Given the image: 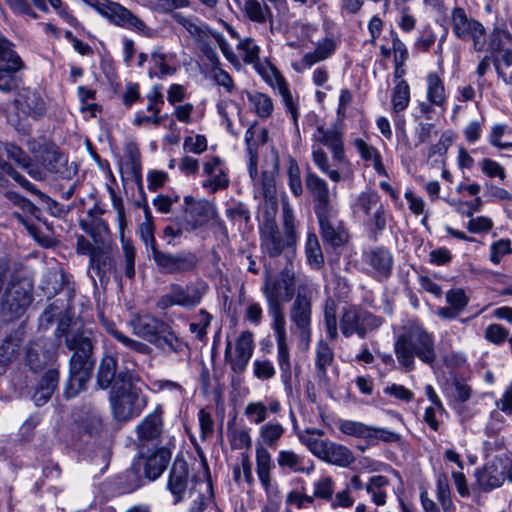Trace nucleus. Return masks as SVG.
Masks as SVG:
<instances>
[{
	"label": "nucleus",
	"instance_id": "64",
	"mask_svg": "<svg viewBox=\"0 0 512 512\" xmlns=\"http://www.w3.org/2000/svg\"><path fill=\"white\" fill-rule=\"evenodd\" d=\"M334 492V481L331 477L325 476L314 483L313 499L320 498L326 501L332 500Z\"/></svg>",
	"mask_w": 512,
	"mask_h": 512
},
{
	"label": "nucleus",
	"instance_id": "43",
	"mask_svg": "<svg viewBox=\"0 0 512 512\" xmlns=\"http://www.w3.org/2000/svg\"><path fill=\"white\" fill-rule=\"evenodd\" d=\"M305 253L311 267L315 269H320L322 267L324 264V256L318 238L313 232H309L307 235Z\"/></svg>",
	"mask_w": 512,
	"mask_h": 512
},
{
	"label": "nucleus",
	"instance_id": "62",
	"mask_svg": "<svg viewBox=\"0 0 512 512\" xmlns=\"http://www.w3.org/2000/svg\"><path fill=\"white\" fill-rule=\"evenodd\" d=\"M82 429L89 435L100 433L103 428L102 419L95 409H90L80 421Z\"/></svg>",
	"mask_w": 512,
	"mask_h": 512
},
{
	"label": "nucleus",
	"instance_id": "57",
	"mask_svg": "<svg viewBox=\"0 0 512 512\" xmlns=\"http://www.w3.org/2000/svg\"><path fill=\"white\" fill-rule=\"evenodd\" d=\"M268 312L273 319V329L276 334V340L286 339L285 330V316L283 312V305L280 304H267Z\"/></svg>",
	"mask_w": 512,
	"mask_h": 512
},
{
	"label": "nucleus",
	"instance_id": "34",
	"mask_svg": "<svg viewBox=\"0 0 512 512\" xmlns=\"http://www.w3.org/2000/svg\"><path fill=\"white\" fill-rule=\"evenodd\" d=\"M268 85L274 90L278 91L282 98V102L286 107V110L290 113L294 123L296 124L299 116L298 107L297 103L293 99L285 78L282 76V74H279L277 77H274V79L271 80Z\"/></svg>",
	"mask_w": 512,
	"mask_h": 512
},
{
	"label": "nucleus",
	"instance_id": "18",
	"mask_svg": "<svg viewBox=\"0 0 512 512\" xmlns=\"http://www.w3.org/2000/svg\"><path fill=\"white\" fill-rule=\"evenodd\" d=\"M363 261L371 268V275L378 281L389 278L393 267V256L383 247H374L363 254Z\"/></svg>",
	"mask_w": 512,
	"mask_h": 512
},
{
	"label": "nucleus",
	"instance_id": "22",
	"mask_svg": "<svg viewBox=\"0 0 512 512\" xmlns=\"http://www.w3.org/2000/svg\"><path fill=\"white\" fill-rule=\"evenodd\" d=\"M203 175L207 177L202 187L210 193L226 189L229 186V178L222 167V160L218 156L211 157L203 164Z\"/></svg>",
	"mask_w": 512,
	"mask_h": 512
},
{
	"label": "nucleus",
	"instance_id": "11",
	"mask_svg": "<svg viewBox=\"0 0 512 512\" xmlns=\"http://www.w3.org/2000/svg\"><path fill=\"white\" fill-rule=\"evenodd\" d=\"M152 257L158 269L165 274H177L193 271L198 264L197 256L189 251L175 255L153 247Z\"/></svg>",
	"mask_w": 512,
	"mask_h": 512
},
{
	"label": "nucleus",
	"instance_id": "39",
	"mask_svg": "<svg viewBox=\"0 0 512 512\" xmlns=\"http://www.w3.org/2000/svg\"><path fill=\"white\" fill-rule=\"evenodd\" d=\"M172 19L181 25L197 42H203L208 40V28L207 26L196 23L191 17H186L181 13L172 14Z\"/></svg>",
	"mask_w": 512,
	"mask_h": 512
},
{
	"label": "nucleus",
	"instance_id": "13",
	"mask_svg": "<svg viewBox=\"0 0 512 512\" xmlns=\"http://www.w3.org/2000/svg\"><path fill=\"white\" fill-rule=\"evenodd\" d=\"M45 154L41 156L39 162L47 169V171L58 176L59 179L71 180L77 174V166L75 163H69L65 155L53 143H47Z\"/></svg>",
	"mask_w": 512,
	"mask_h": 512
},
{
	"label": "nucleus",
	"instance_id": "2",
	"mask_svg": "<svg viewBox=\"0 0 512 512\" xmlns=\"http://www.w3.org/2000/svg\"><path fill=\"white\" fill-rule=\"evenodd\" d=\"M394 352L398 363L406 371L414 369L416 357L429 366H433L437 360L433 334L417 323L403 327L394 343Z\"/></svg>",
	"mask_w": 512,
	"mask_h": 512
},
{
	"label": "nucleus",
	"instance_id": "20",
	"mask_svg": "<svg viewBox=\"0 0 512 512\" xmlns=\"http://www.w3.org/2000/svg\"><path fill=\"white\" fill-rule=\"evenodd\" d=\"M113 207L117 211V219L121 231L122 251L125 262V274L128 278H133L135 275V248L130 240L124 238V228L126 226V216L123 200L112 195Z\"/></svg>",
	"mask_w": 512,
	"mask_h": 512
},
{
	"label": "nucleus",
	"instance_id": "25",
	"mask_svg": "<svg viewBox=\"0 0 512 512\" xmlns=\"http://www.w3.org/2000/svg\"><path fill=\"white\" fill-rule=\"evenodd\" d=\"M334 50V41L326 38L317 44L314 51L304 54L299 62L292 63V67L296 72L302 73L316 63L326 60Z\"/></svg>",
	"mask_w": 512,
	"mask_h": 512
},
{
	"label": "nucleus",
	"instance_id": "17",
	"mask_svg": "<svg viewBox=\"0 0 512 512\" xmlns=\"http://www.w3.org/2000/svg\"><path fill=\"white\" fill-rule=\"evenodd\" d=\"M29 291L19 283L11 284L5 291L2 309L10 319L20 317L31 304Z\"/></svg>",
	"mask_w": 512,
	"mask_h": 512
},
{
	"label": "nucleus",
	"instance_id": "40",
	"mask_svg": "<svg viewBox=\"0 0 512 512\" xmlns=\"http://www.w3.org/2000/svg\"><path fill=\"white\" fill-rule=\"evenodd\" d=\"M285 433V428L279 422H267L264 423L259 429V437L262 441L263 446L275 448L282 436Z\"/></svg>",
	"mask_w": 512,
	"mask_h": 512
},
{
	"label": "nucleus",
	"instance_id": "16",
	"mask_svg": "<svg viewBox=\"0 0 512 512\" xmlns=\"http://www.w3.org/2000/svg\"><path fill=\"white\" fill-rule=\"evenodd\" d=\"M316 216L323 241L334 247H339L347 241L348 234L342 221L338 219L336 209Z\"/></svg>",
	"mask_w": 512,
	"mask_h": 512
},
{
	"label": "nucleus",
	"instance_id": "32",
	"mask_svg": "<svg viewBox=\"0 0 512 512\" xmlns=\"http://www.w3.org/2000/svg\"><path fill=\"white\" fill-rule=\"evenodd\" d=\"M334 360V353L332 348L324 341H319L316 346V358L315 366L317 371V377L320 382L327 384V368L332 364Z\"/></svg>",
	"mask_w": 512,
	"mask_h": 512
},
{
	"label": "nucleus",
	"instance_id": "1",
	"mask_svg": "<svg viewBox=\"0 0 512 512\" xmlns=\"http://www.w3.org/2000/svg\"><path fill=\"white\" fill-rule=\"evenodd\" d=\"M57 338L65 337L67 348L74 351L70 359V377L66 383V398L76 396L91 377L94 361L92 360V342L86 331L69 317L62 318L55 330Z\"/></svg>",
	"mask_w": 512,
	"mask_h": 512
},
{
	"label": "nucleus",
	"instance_id": "36",
	"mask_svg": "<svg viewBox=\"0 0 512 512\" xmlns=\"http://www.w3.org/2000/svg\"><path fill=\"white\" fill-rule=\"evenodd\" d=\"M353 144L356 147L358 153L360 154V157L364 161H371L375 171L379 175H383V176L387 175L385 167H384V165L382 163L381 155H380V153L378 152V150L375 147L367 144L361 138H356L353 141Z\"/></svg>",
	"mask_w": 512,
	"mask_h": 512
},
{
	"label": "nucleus",
	"instance_id": "45",
	"mask_svg": "<svg viewBox=\"0 0 512 512\" xmlns=\"http://www.w3.org/2000/svg\"><path fill=\"white\" fill-rule=\"evenodd\" d=\"M337 426L339 431L345 435L365 439L368 441L370 440V432L373 431L372 426H368L362 422L352 420L340 419L337 422Z\"/></svg>",
	"mask_w": 512,
	"mask_h": 512
},
{
	"label": "nucleus",
	"instance_id": "33",
	"mask_svg": "<svg viewBox=\"0 0 512 512\" xmlns=\"http://www.w3.org/2000/svg\"><path fill=\"white\" fill-rule=\"evenodd\" d=\"M24 68L23 60H21L20 65L18 63L14 64V62L0 65V90L10 92L16 89L21 82L17 74Z\"/></svg>",
	"mask_w": 512,
	"mask_h": 512
},
{
	"label": "nucleus",
	"instance_id": "35",
	"mask_svg": "<svg viewBox=\"0 0 512 512\" xmlns=\"http://www.w3.org/2000/svg\"><path fill=\"white\" fill-rule=\"evenodd\" d=\"M117 360L115 357L107 355L105 356L99 365L97 373V384L100 388L106 389L112 387L114 382L117 380Z\"/></svg>",
	"mask_w": 512,
	"mask_h": 512
},
{
	"label": "nucleus",
	"instance_id": "27",
	"mask_svg": "<svg viewBox=\"0 0 512 512\" xmlns=\"http://www.w3.org/2000/svg\"><path fill=\"white\" fill-rule=\"evenodd\" d=\"M169 290L178 306L191 308L200 303L205 287L188 285L184 288L179 284L173 283L169 286Z\"/></svg>",
	"mask_w": 512,
	"mask_h": 512
},
{
	"label": "nucleus",
	"instance_id": "52",
	"mask_svg": "<svg viewBox=\"0 0 512 512\" xmlns=\"http://www.w3.org/2000/svg\"><path fill=\"white\" fill-rule=\"evenodd\" d=\"M312 158L319 170L326 174L332 181L339 182L341 180V175L338 170L330 168L328 156L321 147L313 146Z\"/></svg>",
	"mask_w": 512,
	"mask_h": 512
},
{
	"label": "nucleus",
	"instance_id": "15",
	"mask_svg": "<svg viewBox=\"0 0 512 512\" xmlns=\"http://www.w3.org/2000/svg\"><path fill=\"white\" fill-rule=\"evenodd\" d=\"M312 139L330 150L335 165H340L346 162L343 131L340 127L334 125L331 128L326 129L324 126L318 125L312 135Z\"/></svg>",
	"mask_w": 512,
	"mask_h": 512
},
{
	"label": "nucleus",
	"instance_id": "38",
	"mask_svg": "<svg viewBox=\"0 0 512 512\" xmlns=\"http://www.w3.org/2000/svg\"><path fill=\"white\" fill-rule=\"evenodd\" d=\"M325 462L339 467H349L355 462V456L348 447L331 442Z\"/></svg>",
	"mask_w": 512,
	"mask_h": 512
},
{
	"label": "nucleus",
	"instance_id": "63",
	"mask_svg": "<svg viewBox=\"0 0 512 512\" xmlns=\"http://www.w3.org/2000/svg\"><path fill=\"white\" fill-rule=\"evenodd\" d=\"M512 41V36L508 31L495 29L491 35L489 49L492 56L498 55L505 50L504 46Z\"/></svg>",
	"mask_w": 512,
	"mask_h": 512
},
{
	"label": "nucleus",
	"instance_id": "30",
	"mask_svg": "<svg viewBox=\"0 0 512 512\" xmlns=\"http://www.w3.org/2000/svg\"><path fill=\"white\" fill-rule=\"evenodd\" d=\"M427 83V91L426 97L427 100L432 103V105H436V107H440L444 109V105L446 103V90L444 86V82L440 75L436 72L428 73L426 77Z\"/></svg>",
	"mask_w": 512,
	"mask_h": 512
},
{
	"label": "nucleus",
	"instance_id": "61",
	"mask_svg": "<svg viewBox=\"0 0 512 512\" xmlns=\"http://www.w3.org/2000/svg\"><path fill=\"white\" fill-rule=\"evenodd\" d=\"M191 0H152V8L163 14H174L176 9L187 8Z\"/></svg>",
	"mask_w": 512,
	"mask_h": 512
},
{
	"label": "nucleus",
	"instance_id": "29",
	"mask_svg": "<svg viewBox=\"0 0 512 512\" xmlns=\"http://www.w3.org/2000/svg\"><path fill=\"white\" fill-rule=\"evenodd\" d=\"M59 382V372L57 368H49L43 374L38 388L33 395V400L36 405L41 406L45 404L53 395Z\"/></svg>",
	"mask_w": 512,
	"mask_h": 512
},
{
	"label": "nucleus",
	"instance_id": "41",
	"mask_svg": "<svg viewBox=\"0 0 512 512\" xmlns=\"http://www.w3.org/2000/svg\"><path fill=\"white\" fill-rule=\"evenodd\" d=\"M277 463L281 468H289L294 472L309 474L313 470V465L304 467L302 457L292 450H280L277 455Z\"/></svg>",
	"mask_w": 512,
	"mask_h": 512
},
{
	"label": "nucleus",
	"instance_id": "56",
	"mask_svg": "<svg viewBox=\"0 0 512 512\" xmlns=\"http://www.w3.org/2000/svg\"><path fill=\"white\" fill-rule=\"evenodd\" d=\"M210 486L205 483H197L190 488L189 498L192 504L189 512H202L206 506L208 498L205 496L203 490L210 492Z\"/></svg>",
	"mask_w": 512,
	"mask_h": 512
},
{
	"label": "nucleus",
	"instance_id": "50",
	"mask_svg": "<svg viewBox=\"0 0 512 512\" xmlns=\"http://www.w3.org/2000/svg\"><path fill=\"white\" fill-rule=\"evenodd\" d=\"M42 349V345L40 343H35L31 345L26 352V357L30 368L34 371H37L47 365L54 359V353L47 349L46 352L42 353V358L39 357V350Z\"/></svg>",
	"mask_w": 512,
	"mask_h": 512
},
{
	"label": "nucleus",
	"instance_id": "9",
	"mask_svg": "<svg viewBox=\"0 0 512 512\" xmlns=\"http://www.w3.org/2000/svg\"><path fill=\"white\" fill-rule=\"evenodd\" d=\"M295 273L292 266L286 265L274 280H266L263 293L267 304H280L288 302L295 294Z\"/></svg>",
	"mask_w": 512,
	"mask_h": 512
},
{
	"label": "nucleus",
	"instance_id": "19",
	"mask_svg": "<svg viewBox=\"0 0 512 512\" xmlns=\"http://www.w3.org/2000/svg\"><path fill=\"white\" fill-rule=\"evenodd\" d=\"M306 188L313 196L316 215L335 210L332 205V196L324 179L313 172H307L305 177Z\"/></svg>",
	"mask_w": 512,
	"mask_h": 512
},
{
	"label": "nucleus",
	"instance_id": "54",
	"mask_svg": "<svg viewBox=\"0 0 512 512\" xmlns=\"http://www.w3.org/2000/svg\"><path fill=\"white\" fill-rule=\"evenodd\" d=\"M336 309V302L328 298L324 305V322L327 336L330 340H335L338 337Z\"/></svg>",
	"mask_w": 512,
	"mask_h": 512
},
{
	"label": "nucleus",
	"instance_id": "47",
	"mask_svg": "<svg viewBox=\"0 0 512 512\" xmlns=\"http://www.w3.org/2000/svg\"><path fill=\"white\" fill-rule=\"evenodd\" d=\"M237 50L241 53L245 64H252L255 67L261 62L259 57L260 47L253 38L246 37L240 40L237 44Z\"/></svg>",
	"mask_w": 512,
	"mask_h": 512
},
{
	"label": "nucleus",
	"instance_id": "58",
	"mask_svg": "<svg viewBox=\"0 0 512 512\" xmlns=\"http://www.w3.org/2000/svg\"><path fill=\"white\" fill-rule=\"evenodd\" d=\"M242 474L248 485H252L254 483L252 464L248 454L246 453L241 454L240 465L233 468V478L237 484L241 483Z\"/></svg>",
	"mask_w": 512,
	"mask_h": 512
},
{
	"label": "nucleus",
	"instance_id": "55",
	"mask_svg": "<svg viewBox=\"0 0 512 512\" xmlns=\"http://www.w3.org/2000/svg\"><path fill=\"white\" fill-rule=\"evenodd\" d=\"M249 101L253 105L255 113L260 118H268L271 116L273 112V102L272 99L261 92H255L254 94L249 95Z\"/></svg>",
	"mask_w": 512,
	"mask_h": 512
},
{
	"label": "nucleus",
	"instance_id": "5",
	"mask_svg": "<svg viewBox=\"0 0 512 512\" xmlns=\"http://www.w3.org/2000/svg\"><path fill=\"white\" fill-rule=\"evenodd\" d=\"M129 326L136 336L163 351L179 352L182 349V342L170 325L155 316L135 314Z\"/></svg>",
	"mask_w": 512,
	"mask_h": 512
},
{
	"label": "nucleus",
	"instance_id": "26",
	"mask_svg": "<svg viewBox=\"0 0 512 512\" xmlns=\"http://www.w3.org/2000/svg\"><path fill=\"white\" fill-rule=\"evenodd\" d=\"M480 486L484 490H490L501 486L505 481V466L503 458H496L487 463L481 471L477 473Z\"/></svg>",
	"mask_w": 512,
	"mask_h": 512
},
{
	"label": "nucleus",
	"instance_id": "42",
	"mask_svg": "<svg viewBox=\"0 0 512 512\" xmlns=\"http://www.w3.org/2000/svg\"><path fill=\"white\" fill-rule=\"evenodd\" d=\"M410 103V86L407 81H399L395 84L392 95L391 104L395 114L404 111Z\"/></svg>",
	"mask_w": 512,
	"mask_h": 512
},
{
	"label": "nucleus",
	"instance_id": "49",
	"mask_svg": "<svg viewBox=\"0 0 512 512\" xmlns=\"http://www.w3.org/2000/svg\"><path fill=\"white\" fill-rule=\"evenodd\" d=\"M107 332L112 337H114L118 342L122 343L124 346L130 348L133 351H136L143 355L150 354V352L152 351V349L149 345L129 338L124 333L119 331L114 324H110L107 326Z\"/></svg>",
	"mask_w": 512,
	"mask_h": 512
},
{
	"label": "nucleus",
	"instance_id": "10",
	"mask_svg": "<svg viewBox=\"0 0 512 512\" xmlns=\"http://www.w3.org/2000/svg\"><path fill=\"white\" fill-rule=\"evenodd\" d=\"M216 215L213 203L205 199L184 197L183 215L179 217L186 231H194L206 225Z\"/></svg>",
	"mask_w": 512,
	"mask_h": 512
},
{
	"label": "nucleus",
	"instance_id": "44",
	"mask_svg": "<svg viewBox=\"0 0 512 512\" xmlns=\"http://www.w3.org/2000/svg\"><path fill=\"white\" fill-rule=\"evenodd\" d=\"M0 169L7 173L14 181L21 187L37 196L43 201H50V197L38 190L32 183H30L22 174L16 171L7 161L0 160Z\"/></svg>",
	"mask_w": 512,
	"mask_h": 512
},
{
	"label": "nucleus",
	"instance_id": "37",
	"mask_svg": "<svg viewBox=\"0 0 512 512\" xmlns=\"http://www.w3.org/2000/svg\"><path fill=\"white\" fill-rule=\"evenodd\" d=\"M243 11L250 21L257 24H264L272 19L270 8L259 0H244Z\"/></svg>",
	"mask_w": 512,
	"mask_h": 512
},
{
	"label": "nucleus",
	"instance_id": "51",
	"mask_svg": "<svg viewBox=\"0 0 512 512\" xmlns=\"http://www.w3.org/2000/svg\"><path fill=\"white\" fill-rule=\"evenodd\" d=\"M3 154L10 160H13L20 167H26L31 159L29 155L20 147L0 141V160L5 161Z\"/></svg>",
	"mask_w": 512,
	"mask_h": 512
},
{
	"label": "nucleus",
	"instance_id": "24",
	"mask_svg": "<svg viewBox=\"0 0 512 512\" xmlns=\"http://www.w3.org/2000/svg\"><path fill=\"white\" fill-rule=\"evenodd\" d=\"M17 109L31 117H39L45 113V103L40 94L30 88H24L15 99Z\"/></svg>",
	"mask_w": 512,
	"mask_h": 512
},
{
	"label": "nucleus",
	"instance_id": "3",
	"mask_svg": "<svg viewBox=\"0 0 512 512\" xmlns=\"http://www.w3.org/2000/svg\"><path fill=\"white\" fill-rule=\"evenodd\" d=\"M109 403L113 418L118 422H127L141 414L148 398L137 377L120 372L111 387Z\"/></svg>",
	"mask_w": 512,
	"mask_h": 512
},
{
	"label": "nucleus",
	"instance_id": "14",
	"mask_svg": "<svg viewBox=\"0 0 512 512\" xmlns=\"http://www.w3.org/2000/svg\"><path fill=\"white\" fill-rule=\"evenodd\" d=\"M104 18L116 26L135 30L145 36L151 35V29L145 22L118 2L111 1Z\"/></svg>",
	"mask_w": 512,
	"mask_h": 512
},
{
	"label": "nucleus",
	"instance_id": "48",
	"mask_svg": "<svg viewBox=\"0 0 512 512\" xmlns=\"http://www.w3.org/2000/svg\"><path fill=\"white\" fill-rule=\"evenodd\" d=\"M22 339L17 335H10L0 346V364L6 365L18 358Z\"/></svg>",
	"mask_w": 512,
	"mask_h": 512
},
{
	"label": "nucleus",
	"instance_id": "7",
	"mask_svg": "<svg viewBox=\"0 0 512 512\" xmlns=\"http://www.w3.org/2000/svg\"><path fill=\"white\" fill-rule=\"evenodd\" d=\"M384 323V319L374 315L368 310L358 306H350L343 310L340 318V331L346 338L357 335L365 338L366 335L378 330Z\"/></svg>",
	"mask_w": 512,
	"mask_h": 512
},
{
	"label": "nucleus",
	"instance_id": "8",
	"mask_svg": "<svg viewBox=\"0 0 512 512\" xmlns=\"http://www.w3.org/2000/svg\"><path fill=\"white\" fill-rule=\"evenodd\" d=\"M453 33L462 40H471L475 51L482 52L486 48V31L484 26L473 18H469L461 7H455L451 13Z\"/></svg>",
	"mask_w": 512,
	"mask_h": 512
},
{
	"label": "nucleus",
	"instance_id": "21",
	"mask_svg": "<svg viewBox=\"0 0 512 512\" xmlns=\"http://www.w3.org/2000/svg\"><path fill=\"white\" fill-rule=\"evenodd\" d=\"M163 426V408L157 405L136 427L139 442L148 444L158 440L163 432Z\"/></svg>",
	"mask_w": 512,
	"mask_h": 512
},
{
	"label": "nucleus",
	"instance_id": "6",
	"mask_svg": "<svg viewBox=\"0 0 512 512\" xmlns=\"http://www.w3.org/2000/svg\"><path fill=\"white\" fill-rule=\"evenodd\" d=\"M312 289L307 281L298 284L297 295L290 307V320L306 350L311 342Z\"/></svg>",
	"mask_w": 512,
	"mask_h": 512
},
{
	"label": "nucleus",
	"instance_id": "31",
	"mask_svg": "<svg viewBox=\"0 0 512 512\" xmlns=\"http://www.w3.org/2000/svg\"><path fill=\"white\" fill-rule=\"evenodd\" d=\"M256 457V472L258 478L265 489L270 487L271 477L270 472L272 468L271 454L265 446L257 444L255 448Z\"/></svg>",
	"mask_w": 512,
	"mask_h": 512
},
{
	"label": "nucleus",
	"instance_id": "59",
	"mask_svg": "<svg viewBox=\"0 0 512 512\" xmlns=\"http://www.w3.org/2000/svg\"><path fill=\"white\" fill-rule=\"evenodd\" d=\"M278 348V363L283 372L284 382L288 383L291 379V363L289 349L286 339L276 340Z\"/></svg>",
	"mask_w": 512,
	"mask_h": 512
},
{
	"label": "nucleus",
	"instance_id": "53",
	"mask_svg": "<svg viewBox=\"0 0 512 512\" xmlns=\"http://www.w3.org/2000/svg\"><path fill=\"white\" fill-rule=\"evenodd\" d=\"M380 197L376 192L368 191L361 193L354 204V212H362L365 215H369L372 210L381 206Z\"/></svg>",
	"mask_w": 512,
	"mask_h": 512
},
{
	"label": "nucleus",
	"instance_id": "12",
	"mask_svg": "<svg viewBox=\"0 0 512 512\" xmlns=\"http://www.w3.org/2000/svg\"><path fill=\"white\" fill-rule=\"evenodd\" d=\"M254 350L253 334L244 331L237 338L235 350L232 351V342L227 341L225 348V361L234 373L241 374L246 369Z\"/></svg>",
	"mask_w": 512,
	"mask_h": 512
},
{
	"label": "nucleus",
	"instance_id": "28",
	"mask_svg": "<svg viewBox=\"0 0 512 512\" xmlns=\"http://www.w3.org/2000/svg\"><path fill=\"white\" fill-rule=\"evenodd\" d=\"M171 459V452L161 447L144 460V475L149 480H155L163 473L166 469L167 464Z\"/></svg>",
	"mask_w": 512,
	"mask_h": 512
},
{
	"label": "nucleus",
	"instance_id": "4",
	"mask_svg": "<svg viewBox=\"0 0 512 512\" xmlns=\"http://www.w3.org/2000/svg\"><path fill=\"white\" fill-rule=\"evenodd\" d=\"M282 231L275 221H263L260 227L262 251L270 257L293 253L297 233L293 210L286 199L282 201ZM288 257V255H286Z\"/></svg>",
	"mask_w": 512,
	"mask_h": 512
},
{
	"label": "nucleus",
	"instance_id": "23",
	"mask_svg": "<svg viewBox=\"0 0 512 512\" xmlns=\"http://www.w3.org/2000/svg\"><path fill=\"white\" fill-rule=\"evenodd\" d=\"M188 463L182 458H176L169 473L167 488L174 496V504L183 500V494L188 486Z\"/></svg>",
	"mask_w": 512,
	"mask_h": 512
},
{
	"label": "nucleus",
	"instance_id": "60",
	"mask_svg": "<svg viewBox=\"0 0 512 512\" xmlns=\"http://www.w3.org/2000/svg\"><path fill=\"white\" fill-rule=\"evenodd\" d=\"M244 415L250 420L251 423L261 424L268 416L267 406L261 402H250L244 409Z\"/></svg>",
	"mask_w": 512,
	"mask_h": 512
},
{
	"label": "nucleus",
	"instance_id": "46",
	"mask_svg": "<svg viewBox=\"0 0 512 512\" xmlns=\"http://www.w3.org/2000/svg\"><path fill=\"white\" fill-rule=\"evenodd\" d=\"M389 485L387 477L382 475L373 476L366 485V491L371 495L372 501L380 506L386 503L385 487Z\"/></svg>",
	"mask_w": 512,
	"mask_h": 512
}]
</instances>
